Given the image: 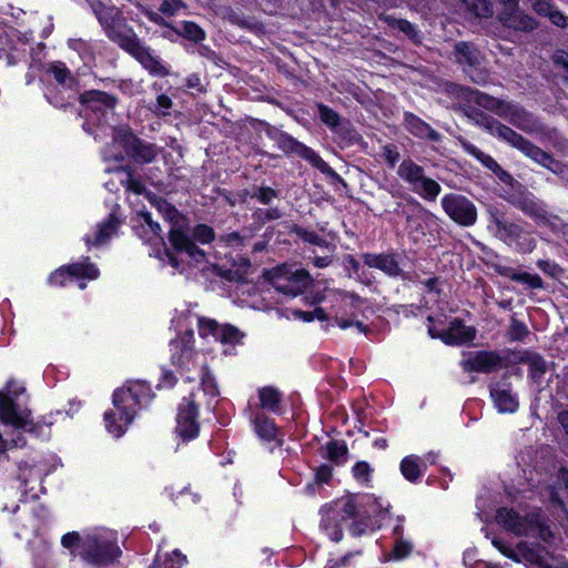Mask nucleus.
I'll use <instances>...</instances> for the list:
<instances>
[{
  "mask_svg": "<svg viewBox=\"0 0 568 568\" xmlns=\"http://www.w3.org/2000/svg\"><path fill=\"white\" fill-rule=\"evenodd\" d=\"M445 91L460 101L474 102L479 108L495 113L528 134L539 135L545 133V125L532 113L517 103L454 82L446 83Z\"/></svg>",
  "mask_w": 568,
  "mask_h": 568,
  "instance_id": "f257e3e1",
  "label": "nucleus"
},
{
  "mask_svg": "<svg viewBox=\"0 0 568 568\" xmlns=\"http://www.w3.org/2000/svg\"><path fill=\"white\" fill-rule=\"evenodd\" d=\"M465 114L476 125L486 130L489 134L499 138L507 142L513 148L523 152L527 158L534 162L546 168L557 175H565L568 173V166L556 160L550 153L544 151L521 134L517 133L510 126L503 124L491 115L477 108H468Z\"/></svg>",
  "mask_w": 568,
  "mask_h": 568,
  "instance_id": "f03ea898",
  "label": "nucleus"
},
{
  "mask_svg": "<svg viewBox=\"0 0 568 568\" xmlns=\"http://www.w3.org/2000/svg\"><path fill=\"white\" fill-rule=\"evenodd\" d=\"M151 389L140 381L129 382L113 393L114 409L105 412V427L115 437H121L133 422L136 412L150 403Z\"/></svg>",
  "mask_w": 568,
  "mask_h": 568,
  "instance_id": "7ed1b4c3",
  "label": "nucleus"
},
{
  "mask_svg": "<svg viewBox=\"0 0 568 568\" xmlns=\"http://www.w3.org/2000/svg\"><path fill=\"white\" fill-rule=\"evenodd\" d=\"M90 7L108 39L123 51L139 38L118 7L106 6L100 0H91Z\"/></svg>",
  "mask_w": 568,
  "mask_h": 568,
  "instance_id": "20e7f679",
  "label": "nucleus"
},
{
  "mask_svg": "<svg viewBox=\"0 0 568 568\" xmlns=\"http://www.w3.org/2000/svg\"><path fill=\"white\" fill-rule=\"evenodd\" d=\"M158 210L165 220L172 223V227L169 232L171 247L176 253L186 254L196 263L203 262L205 260V252L192 242L187 232L180 225L183 216L176 207L165 200H160L158 201Z\"/></svg>",
  "mask_w": 568,
  "mask_h": 568,
  "instance_id": "39448f33",
  "label": "nucleus"
},
{
  "mask_svg": "<svg viewBox=\"0 0 568 568\" xmlns=\"http://www.w3.org/2000/svg\"><path fill=\"white\" fill-rule=\"evenodd\" d=\"M112 139L123 149L128 159L139 165L152 163L161 151L156 144L140 138L129 125L115 126Z\"/></svg>",
  "mask_w": 568,
  "mask_h": 568,
  "instance_id": "423d86ee",
  "label": "nucleus"
},
{
  "mask_svg": "<svg viewBox=\"0 0 568 568\" xmlns=\"http://www.w3.org/2000/svg\"><path fill=\"white\" fill-rule=\"evenodd\" d=\"M267 135L276 142L277 146L286 154L293 153L310 162L321 173L345 183L343 178L329 166L314 150L297 141L295 138L278 129L271 128L266 131Z\"/></svg>",
  "mask_w": 568,
  "mask_h": 568,
  "instance_id": "0eeeda50",
  "label": "nucleus"
},
{
  "mask_svg": "<svg viewBox=\"0 0 568 568\" xmlns=\"http://www.w3.org/2000/svg\"><path fill=\"white\" fill-rule=\"evenodd\" d=\"M24 392V387L16 381H9L6 392H0V422L17 429L36 433L39 428L30 418V412H18L14 398Z\"/></svg>",
  "mask_w": 568,
  "mask_h": 568,
  "instance_id": "6e6552de",
  "label": "nucleus"
},
{
  "mask_svg": "<svg viewBox=\"0 0 568 568\" xmlns=\"http://www.w3.org/2000/svg\"><path fill=\"white\" fill-rule=\"evenodd\" d=\"M397 175L410 189L428 202H434L442 192L437 181L426 175L425 169L412 159H405L397 169Z\"/></svg>",
  "mask_w": 568,
  "mask_h": 568,
  "instance_id": "1a4fd4ad",
  "label": "nucleus"
},
{
  "mask_svg": "<svg viewBox=\"0 0 568 568\" xmlns=\"http://www.w3.org/2000/svg\"><path fill=\"white\" fill-rule=\"evenodd\" d=\"M490 221L496 225V236L509 246H515L516 251L526 254L536 247V240L520 224L510 222L505 213L497 209L490 210Z\"/></svg>",
  "mask_w": 568,
  "mask_h": 568,
  "instance_id": "9d476101",
  "label": "nucleus"
},
{
  "mask_svg": "<svg viewBox=\"0 0 568 568\" xmlns=\"http://www.w3.org/2000/svg\"><path fill=\"white\" fill-rule=\"evenodd\" d=\"M440 204L449 219L459 226L469 227L476 224L478 217L477 207L467 196L449 193L442 197Z\"/></svg>",
  "mask_w": 568,
  "mask_h": 568,
  "instance_id": "9b49d317",
  "label": "nucleus"
},
{
  "mask_svg": "<svg viewBox=\"0 0 568 568\" xmlns=\"http://www.w3.org/2000/svg\"><path fill=\"white\" fill-rule=\"evenodd\" d=\"M272 286L288 296L302 294L312 283L310 273L304 270L288 272L284 266L272 271L270 277Z\"/></svg>",
  "mask_w": 568,
  "mask_h": 568,
  "instance_id": "f8f14e48",
  "label": "nucleus"
},
{
  "mask_svg": "<svg viewBox=\"0 0 568 568\" xmlns=\"http://www.w3.org/2000/svg\"><path fill=\"white\" fill-rule=\"evenodd\" d=\"M82 552L87 560L97 566L112 564L121 549L115 541L101 536H88L82 544Z\"/></svg>",
  "mask_w": 568,
  "mask_h": 568,
  "instance_id": "ddd939ff",
  "label": "nucleus"
},
{
  "mask_svg": "<svg viewBox=\"0 0 568 568\" xmlns=\"http://www.w3.org/2000/svg\"><path fill=\"white\" fill-rule=\"evenodd\" d=\"M197 417L199 406L195 404L193 395L183 397L178 407L175 427V433L178 436L183 440H191L195 438L200 432Z\"/></svg>",
  "mask_w": 568,
  "mask_h": 568,
  "instance_id": "4468645a",
  "label": "nucleus"
},
{
  "mask_svg": "<svg viewBox=\"0 0 568 568\" xmlns=\"http://www.w3.org/2000/svg\"><path fill=\"white\" fill-rule=\"evenodd\" d=\"M460 366L466 373L490 374L503 367L506 357L496 351H475L464 354Z\"/></svg>",
  "mask_w": 568,
  "mask_h": 568,
  "instance_id": "2eb2a0df",
  "label": "nucleus"
},
{
  "mask_svg": "<svg viewBox=\"0 0 568 568\" xmlns=\"http://www.w3.org/2000/svg\"><path fill=\"white\" fill-rule=\"evenodd\" d=\"M79 102L98 118L104 116L118 105V98L101 90H88L80 94Z\"/></svg>",
  "mask_w": 568,
  "mask_h": 568,
  "instance_id": "dca6fc26",
  "label": "nucleus"
},
{
  "mask_svg": "<svg viewBox=\"0 0 568 568\" xmlns=\"http://www.w3.org/2000/svg\"><path fill=\"white\" fill-rule=\"evenodd\" d=\"M199 334L202 337L214 336L216 341L223 344H235L242 337L240 329L231 324L220 325L215 320L199 317Z\"/></svg>",
  "mask_w": 568,
  "mask_h": 568,
  "instance_id": "f3484780",
  "label": "nucleus"
},
{
  "mask_svg": "<svg viewBox=\"0 0 568 568\" xmlns=\"http://www.w3.org/2000/svg\"><path fill=\"white\" fill-rule=\"evenodd\" d=\"M126 53L132 55L141 65L148 70L152 75L168 77L170 70L162 64L160 59L151 53V49L145 47L140 38H138L126 50Z\"/></svg>",
  "mask_w": 568,
  "mask_h": 568,
  "instance_id": "a211bd4d",
  "label": "nucleus"
},
{
  "mask_svg": "<svg viewBox=\"0 0 568 568\" xmlns=\"http://www.w3.org/2000/svg\"><path fill=\"white\" fill-rule=\"evenodd\" d=\"M170 346L172 364L186 367L195 355L193 331H186L183 335L173 339Z\"/></svg>",
  "mask_w": 568,
  "mask_h": 568,
  "instance_id": "6ab92c4d",
  "label": "nucleus"
},
{
  "mask_svg": "<svg viewBox=\"0 0 568 568\" xmlns=\"http://www.w3.org/2000/svg\"><path fill=\"white\" fill-rule=\"evenodd\" d=\"M476 329L466 326L460 318H454L447 329L440 332L439 338L447 345H464L473 342Z\"/></svg>",
  "mask_w": 568,
  "mask_h": 568,
  "instance_id": "aec40b11",
  "label": "nucleus"
},
{
  "mask_svg": "<svg viewBox=\"0 0 568 568\" xmlns=\"http://www.w3.org/2000/svg\"><path fill=\"white\" fill-rule=\"evenodd\" d=\"M514 361L529 366V375L535 383H539L547 372V363L544 357L529 349L511 352Z\"/></svg>",
  "mask_w": 568,
  "mask_h": 568,
  "instance_id": "412c9836",
  "label": "nucleus"
},
{
  "mask_svg": "<svg viewBox=\"0 0 568 568\" xmlns=\"http://www.w3.org/2000/svg\"><path fill=\"white\" fill-rule=\"evenodd\" d=\"M454 55L458 64L465 68H477L480 67L485 60V55L473 42L459 41L454 45Z\"/></svg>",
  "mask_w": 568,
  "mask_h": 568,
  "instance_id": "4be33fe9",
  "label": "nucleus"
},
{
  "mask_svg": "<svg viewBox=\"0 0 568 568\" xmlns=\"http://www.w3.org/2000/svg\"><path fill=\"white\" fill-rule=\"evenodd\" d=\"M362 258L367 266L378 268L388 276L396 277L403 275V270L399 267L396 256L393 253H364L362 254Z\"/></svg>",
  "mask_w": 568,
  "mask_h": 568,
  "instance_id": "5701e85b",
  "label": "nucleus"
},
{
  "mask_svg": "<svg viewBox=\"0 0 568 568\" xmlns=\"http://www.w3.org/2000/svg\"><path fill=\"white\" fill-rule=\"evenodd\" d=\"M404 126L415 138L440 142L442 134L434 130L427 122L412 112L404 113Z\"/></svg>",
  "mask_w": 568,
  "mask_h": 568,
  "instance_id": "b1692460",
  "label": "nucleus"
},
{
  "mask_svg": "<svg viewBox=\"0 0 568 568\" xmlns=\"http://www.w3.org/2000/svg\"><path fill=\"white\" fill-rule=\"evenodd\" d=\"M120 221L113 214H110L109 217L99 223L95 227L93 234H88L84 237V242L88 248L92 246H101L109 242L111 236L116 233Z\"/></svg>",
  "mask_w": 568,
  "mask_h": 568,
  "instance_id": "393cba45",
  "label": "nucleus"
},
{
  "mask_svg": "<svg viewBox=\"0 0 568 568\" xmlns=\"http://www.w3.org/2000/svg\"><path fill=\"white\" fill-rule=\"evenodd\" d=\"M528 519L529 514L520 516L514 511V509L506 507L499 508L496 514L497 523L518 536H521L527 531Z\"/></svg>",
  "mask_w": 568,
  "mask_h": 568,
  "instance_id": "a878e982",
  "label": "nucleus"
},
{
  "mask_svg": "<svg viewBox=\"0 0 568 568\" xmlns=\"http://www.w3.org/2000/svg\"><path fill=\"white\" fill-rule=\"evenodd\" d=\"M510 203L537 222L546 223L548 221L547 211L539 202L535 201L531 194H519L510 200Z\"/></svg>",
  "mask_w": 568,
  "mask_h": 568,
  "instance_id": "bb28decb",
  "label": "nucleus"
},
{
  "mask_svg": "<svg viewBox=\"0 0 568 568\" xmlns=\"http://www.w3.org/2000/svg\"><path fill=\"white\" fill-rule=\"evenodd\" d=\"M490 396L500 413H514L518 408V400L510 389L498 384L490 387Z\"/></svg>",
  "mask_w": 568,
  "mask_h": 568,
  "instance_id": "cd10ccee",
  "label": "nucleus"
},
{
  "mask_svg": "<svg viewBox=\"0 0 568 568\" xmlns=\"http://www.w3.org/2000/svg\"><path fill=\"white\" fill-rule=\"evenodd\" d=\"M524 536H536L545 542H550L554 534L550 527L546 524L545 517L540 513H530L527 531Z\"/></svg>",
  "mask_w": 568,
  "mask_h": 568,
  "instance_id": "c85d7f7f",
  "label": "nucleus"
},
{
  "mask_svg": "<svg viewBox=\"0 0 568 568\" xmlns=\"http://www.w3.org/2000/svg\"><path fill=\"white\" fill-rule=\"evenodd\" d=\"M399 468L405 479L416 483L424 475L426 464L420 457L409 455L402 459Z\"/></svg>",
  "mask_w": 568,
  "mask_h": 568,
  "instance_id": "c756f323",
  "label": "nucleus"
},
{
  "mask_svg": "<svg viewBox=\"0 0 568 568\" xmlns=\"http://www.w3.org/2000/svg\"><path fill=\"white\" fill-rule=\"evenodd\" d=\"M509 10V14L503 18L505 24L509 28L524 32L532 31L537 28V21L530 16L518 10V7Z\"/></svg>",
  "mask_w": 568,
  "mask_h": 568,
  "instance_id": "7c9ffc66",
  "label": "nucleus"
},
{
  "mask_svg": "<svg viewBox=\"0 0 568 568\" xmlns=\"http://www.w3.org/2000/svg\"><path fill=\"white\" fill-rule=\"evenodd\" d=\"M140 216V221H143L145 223V225L148 226L150 233L154 236V239H156L158 241L161 242V244L164 246V250H163V254L164 256L168 258V262L174 267V268H179L180 267V261L178 260V257L165 246V243L163 241V237L161 235L162 233V230H161V226L158 222H154L152 220V216H151V213L149 212H141L139 214Z\"/></svg>",
  "mask_w": 568,
  "mask_h": 568,
  "instance_id": "2f4dec72",
  "label": "nucleus"
},
{
  "mask_svg": "<svg viewBox=\"0 0 568 568\" xmlns=\"http://www.w3.org/2000/svg\"><path fill=\"white\" fill-rule=\"evenodd\" d=\"M321 528L328 535L333 541H339L343 538L342 520L338 511L329 510L322 516Z\"/></svg>",
  "mask_w": 568,
  "mask_h": 568,
  "instance_id": "473e14b6",
  "label": "nucleus"
},
{
  "mask_svg": "<svg viewBox=\"0 0 568 568\" xmlns=\"http://www.w3.org/2000/svg\"><path fill=\"white\" fill-rule=\"evenodd\" d=\"M498 272L500 275L508 277L511 281L526 284L530 288H542L544 287V282H542L541 277L537 274H530L527 272H517L513 267H503Z\"/></svg>",
  "mask_w": 568,
  "mask_h": 568,
  "instance_id": "72a5a7b5",
  "label": "nucleus"
},
{
  "mask_svg": "<svg viewBox=\"0 0 568 568\" xmlns=\"http://www.w3.org/2000/svg\"><path fill=\"white\" fill-rule=\"evenodd\" d=\"M171 31L191 42L200 43L205 40V31L193 21H183L180 27H171Z\"/></svg>",
  "mask_w": 568,
  "mask_h": 568,
  "instance_id": "f704fd0d",
  "label": "nucleus"
},
{
  "mask_svg": "<svg viewBox=\"0 0 568 568\" xmlns=\"http://www.w3.org/2000/svg\"><path fill=\"white\" fill-rule=\"evenodd\" d=\"M116 173H124L125 179L121 181V184L126 191L138 195L146 193V187L143 184L141 178L134 175V170L131 165H121L114 170Z\"/></svg>",
  "mask_w": 568,
  "mask_h": 568,
  "instance_id": "c9c22d12",
  "label": "nucleus"
},
{
  "mask_svg": "<svg viewBox=\"0 0 568 568\" xmlns=\"http://www.w3.org/2000/svg\"><path fill=\"white\" fill-rule=\"evenodd\" d=\"M258 398L261 407L273 413L280 410V403L282 400V394L272 386H266L260 389Z\"/></svg>",
  "mask_w": 568,
  "mask_h": 568,
  "instance_id": "e433bc0d",
  "label": "nucleus"
},
{
  "mask_svg": "<svg viewBox=\"0 0 568 568\" xmlns=\"http://www.w3.org/2000/svg\"><path fill=\"white\" fill-rule=\"evenodd\" d=\"M48 72L51 73L54 80L62 85L72 88L75 82L74 77L67 65L61 61H55L49 64Z\"/></svg>",
  "mask_w": 568,
  "mask_h": 568,
  "instance_id": "4c0bfd02",
  "label": "nucleus"
},
{
  "mask_svg": "<svg viewBox=\"0 0 568 568\" xmlns=\"http://www.w3.org/2000/svg\"><path fill=\"white\" fill-rule=\"evenodd\" d=\"M462 148L465 152L476 158L485 168L494 172L499 164L490 155L484 153L477 146L466 140H460Z\"/></svg>",
  "mask_w": 568,
  "mask_h": 568,
  "instance_id": "58836bf2",
  "label": "nucleus"
},
{
  "mask_svg": "<svg viewBox=\"0 0 568 568\" xmlns=\"http://www.w3.org/2000/svg\"><path fill=\"white\" fill-rule=\"evenodd\" d=\"M344 145L349 146L356 143L361 135L356 132L348 120H344L335 130L332 131Z\"/></svg>",
  "mask_w": 568,
  "mask_h": 568,
  "instance_id": "ea45409f",
  "label": "nucleus"
},
{
  "mask_svg": "<svg viewBox=\"0 0 568 568\" xmlns=\"http://www.w3.org/2000/svg\"><path fill=\"white\" fill-rule=\"evenodd\" d=\"M247 193L251 199L256 200L263 205H270L280 196V191L266 185H253Z\"/></svg>",
  "mask_w": 568,
  "mask_h": 568,
  "instance_id": "a19ab883",
  "label": "nucleus"
},
{
  "mask_svg": "<svg viewBox=\"0 0 568 568\" xmlns=\"http://www.w3.org/2000/svg\"><path fill=\"white\" fill-rule=\"evenodd\" d=\"M347 446L342 440H331L326 444V458L336 465L346 462Z\"/></svg>",
  "mask_w": 568,
  "mask_h": 568,
  "instance_id": "79ce46f5",
  "label": "nucleus"
},
{
  "mask_svg": "<svg viewBox=\"0 0 568 568\" xmlns=\"http://www.w3.org/2000/svg\"><path fill=\"white\" fill-rule=\"evenodd\" d=\"M254 425L255 432L261 438L272 440L276 437L277 429L274 422L271 418L264 415H257L254 420Z\"/></svg>",
  "mask_w": 568,
  "mask_h": 568,
  "instance_id": "37998d69",
  "label": "nucleus"
},
{
  "mask_svg": "<svg viewBox=\"0 0 568 568\" xmlns=\"http://www.w3.org/2000/svg\"><path fill=\"white\" fill-rule=\"evenodd\" d=\"M466 9L479 18H489L494 13V4L490 0H460Z\"/></svg>",
  "mask_w": 568,
  "mask_h": 568,
  "instance_id": "c03bdc74",
  "label": "nucleus"
},
{
  "mask_svg": "<svg viewBox=\"0 0 568 568\" xmlns=\"http://www.w3.org/2000/svg\"><path fill=\"white\" fill-rule=\"evenodd\" d=\"M65 268L68 274L73 277H87L93 280L99 275V270L94 264L89 262L73 263Z\"/></svg>",
  "mask_w": 568,
  "mask_h": 568,
  "instance_id": "a18cd8bd",
  "label": "nucleus"
},
{
  "mask_svg": "<svg viewBox=\"0 0 568 568\" xmlns=\"http://www.w3.org/2000/svg\"><path fill=\"white\" fill-rule=\"evenodd\" d=\"M386 22L393 29L403 32L412 41H418V31L416 27L409 21L388 16L386 17Z\"/></svg>",
  "mask_w": 568,
  "mask_h": 568,
  "instance_id": "49530a36",
  "label": "nucleus"
},
{
  "mask_svg": "<svg viewBox=\"0 0 568 568\" xmlns=\"http://www.w3.org/2000/svg\"><path fill=\"white\" fill-rule=\"evenodd\" d=\"M316 106L321 121L327 125L331 131L335 130L344 121V119H342L341 115L332 108L323 103H317Z\"/></svg>",
  "mask_w": 568,
  "mask_h": 568,
  "instance_id": "de8ad7c7",
  "label": "nucleus"
},
{
  "mask_svg": "<svg viewBox=\"0 0 568 568\" xmlns=\"http://www.w3.org/2000/svg\"><path fill=\"white\" fill-rule=\"evenodd\" d=\"M185 560V556H183L179 550H174L171 555H166L163 561H161V556L156 555L153 565L150 568H154L158 565L163 568H181Z\"/></svg>",
  "mask_w": 568,
  "mask_h": 568,
  "instance_id": "09e8293b",
  "label": "nucleus"
},
{
  "mask_svg": "<svg viewBox=\"0 0 568 568\" xmlns=\"http://www.w3.org/2000/svg\"><path fill=\"white\" fill-rule=\"evenodd\" d=\"M189 236L194 244V241H197L202 244H207L215 239V232L211 226L206 224H197L193 227L192 234H189Z\"/></svg>",
  "mask_w": 568,
  "mask_h": 568,
  "instance_id": "8fccbe9b",
  "label": "nucleus"
},
{
  "mask_svg": "<svg viewBox=\"0 0 568 568\" xmlns=\"http://www.w3.org/2000/svg\"><path fill=\"white\" fill-rule=\"evenodd\" d=\"M282 217V212L278 207L257 209L253 212L252 219L255 223L263 225L270 221H275Z\"/></svg>",
  "mask_w": 568,
  "mask_h": 568,
  "instance_id": "3c124183",
  "label": "nucleus"
},
{
  "mask_svg": "<svg viewBox=\"0 0 568 568\" xmlns=\"http://www.w3.org/2000/svg\"><path fill=\"white\" fill-rule=\"evenodd\" d=\"M544 13H537L541 17H547L549 21L559 28H566L568 18L559 10H557L552 3V0H548V9Z\"/></svg>",
  "mask_w": 568,
  "mask_h": 568,
  "instance_id": "603ef678",
  "label": "nucleus"
},
{
  "mask_svg": "<svg viewBox=\"0 0 568 568\" xmlns=\"http://www.w3.org/2000/svg\"><path fill=\"white\" fill-rule=\"evenodd\" d=\"M293 232L298 236L301 237L303 241L307 242V243H311V244H314V245H318V246H327V241L325 239H323L322 236H320L316 232L314 231H308L304 227H301L298 225H295L293 227Z\"/></svg>",
  "mask_w": 568,
  "mask_h": 568,
  "instance_id": "864d4df0",
  "label": "nucleus"
},
{
  "mask_svg": "<svg viewBox=\"0 0 568 568\" xmlns=\"http://www.w3.org/2000/svg\"><path fill=\"white\" fill-rule=\"evenodd\" d=\"M215 274L221 278H224L229 282L236 283H245L244 282V271L236 270L234 266L232 268H224L222 266H214Z\"/></svg>",
  "mask_w": 568,
  "mask_h": 568,
  "instance_id": "5fc2aeb1",
  "label": "nucleus"
},
{
  "mask_svg": "<svg viewBox=\"0 0 568 568\" xmlns=\"http://www.w3.org/2000/svg\"><path fill=\"white\" fill-rule=\"evenodd\" d=\"M529 334L527 326L515 317H511L508 331L511 341H524Z\"/></svg>",
  "mask_w": 568,
  "mask_h": 568,
  "instance_id": "6e6d98bb",
  "label": "nucleus"
},
{
  "mask_svg": "<svg viewBox=\"0 0 568 568\" xmlns=\"http://www.w3.org/2000/svg\"><path fill=\"white\" fill-rule=\"evenodd\" d=\"M470 80L478 85H486L489 83L490 74L489 71L485 68L477 67V68H465V71Z\"/></svg>",
  "mask_w": 568,
  "mask_h": 568,
  "instance_id": "4d7b16f0",
  "label": "nucleus"
},
{
  "mask_svg": "<svg viewBox=\"0 0 568 568\" xmlns=\"http://www.w3.org/2000/svg\"><path fill=\"white\" fill-rule=\"evenodd\" d=\"M202 371H203L202 378H201L202 389L204 390V393H206L211 396H217L219 388H217L214 376L209 371V368L205 366L202 368Z\"/></svg>",
  "mask_w": 568,
  "mask_h": 568,
  "instance_id": "13d9d810",
  "label": "nucleus"
},
{
  "mask_svg": "<svg viewBox=\"0 0 568 568\" xmlns=\"http://www.w3.org/2000/svg\"><path fill=\"white\" fill-rule=\"evenodd\" d=\"M381 156L385 160L387 165L393 169L400 160V153L397 145L389 143L382 146Z\"/></svg>",
  "mask_w": 568,
  "mask_h": 568,
  "instance_id": "bf43d9fd",
  "label": "nucleus"
},
{
  "mask_svg": "<svg viewBox=\"0 0 568 568\" xmlns=\"http://www.w3.org/2000/svg\"><path fill=\"white\" fill-rule=\"evenodd\" d=\"M182 8H185V3L182 0H163L159 11L168 17H173Z\"/></svg>",
  "mask_w": 568,
  "mask_h": 568,
  "instance_id": "052dcab7",
  "label": "nucleus"
},
{
  "mask_svg": "<svg viewBox=\"0 0 568 568\" xmlns=\"http://www.w3.org/2000/svg\"><path fill=\"white\" fill-rule=\"evenodd\" d=\"M412 549L413 545L409 541L398 538L394 545L393 557L397 560L403 559L412 552Z\"/></svg>",
  "mask_w": 568,
  "mask_h": 568,
  "instance_id": "680f3d73",
  "label": "nucleus"
},
{
  "mask_svg": "<svg viewBox=\"0 0 568 568\" xmlns=\"http://www.w3.org/2000/svg\"><path fill=\"white\" fill-rule=\"evenodd\" d=\"M352 471H353V476L357 480L367 483L369 480L372 468L366 462H357L354 465Z\"/></svg>",
  "mask_w": 568,
  "mask_h": 568,
  "instance_id": "e2e57ef3",
  "label": "nucleus"
},
{
  "mask_svg": "<svg viewBox=\"0 0 568 568\" xmlns=\"http://www.w3.org/2000/svg\"><path fill=\"white\" fill-rule=\"evenodd\" d=\"M339 514V519L343 521L345 519H348V518H353V517H356L357 516V508H356V504L353 499H347L343 507H342V510Z\"/></svg>",
  "mask_w": 568,
  "mask_h": 568,
  "instance_id": "0e129e2a",
  "label": "nucleus"
},
{
  "mask_svg": "<svg viewBox=\"0 0 568 568\" xmlns=\"http://www.w3.org/2000/svg\"><path fill=\"white\" fill-rule=\"evenodd\" d=\"M333 469L329 465L323 464L316 468L315 478L318 484L328 483L332 478Z\"/></svg>",
  "mask_w": 568,
  "mask_h": 568,
  "instance_id": "69168bd1",
  "label": "nucleus"
},
{
  "mask_svg": "<svg viewBox=\"0 0 568 568\" xmlns=\"http://www.w3.org/2000/svg\"><path fill=\"white\" fill-rule=\"evenodd\" d=\"M552 63L559 68V69H562L564 71L568 72V52L564 51V50H557L554 54H552Z\"/></svg>",
  "mask_w": 568,
  "mask_h": 568,
  "instance_id": "338daca9",
  "label": "nucleus"
},
{
  "mask_svg": "<svg viewBox=\"0 0 568 568\" xmlns=\"http://www.w3.org/2000/svg\"><path fill=\"white\" fill-rule=\"evenodd\" d=\"M221 241L230 246H242L245 239L239 232H231L222 235Z\"/></svg>",
  "mask_w": 568,
  "mask_h": 568,
  "instance_id": "774afa93",
  "label": "nucleus"
}]
</instances>
